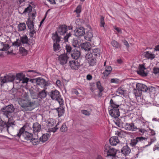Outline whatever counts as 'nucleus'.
Here are the masks:
<instances>
[{
    "instance_id": "obj_25",
    "label": "nucleus",
    "mask_w": 159,
    "mask_h": 159,
    "mask_svg": "<svg viewBox=\"0 0 159 159\" xmlns=\"http://www.w3.org/2000/svg\"><path fill=\"white\" fill-rule=\"evenodd\" d=\"M80 50L75 49L74 52L71 54L72 57L75 59L77 60V59L80 57Z\"/></svg>"
},
{
    "instance_id": "obj_44",
    "label": "nucleus",
    "mask_w": 159,
    "mask_h": 159,
    "mask_svg": "<svg viewBox=\"0 0 159 159\" xmlns=\"http://www.w3.org/2000/svg\"><path fill=\"white\" fill-rule=\"evenodd\" d=\"M85 57L86 59L87 60L93 58V54L92 53L91 50L90 51V52H89L87 54H86L85 56Z\"/></svg>"
},
{
    "instance_id": "obj_54",
    "label": "nucleus",
    "mask_w": 159,
    "mask_h": 159,
    "mask_svg": "<svg viewBox=\"0 0 159 159\" xmlns=\"http://www.w3.org/2000/svg\"><path fill=\"white\" fill-rule=\"evenodd\" d=\"M74 12L76 13V16L79 17L80 16V7L79 5L77 7L76 9L74 11Z\"/></svg>"
},
{
    "instance_id": "obj_28",
    "label": "nucleus",
    "mask_w": 159,
    "mask_h": 159,
    "mask_svg": "<svg viewBox=\"0 0 159 159\" xmlns=\"http://www.w3.org/2000/svg\"><path fill=\"white\" fill-rule=\"evenodd\" d=\"M56 112L58 114V116L60 117L62 116L65 112V110L62 107H59L55 109Z\"/></svg>"
},
{
    "instance_id": "obj_33",
    "label": "nucleus",
    "mask_w": 159,
    "mask_h": 159,
    "mask_svg": "<svg viewBox=\"0 0 159 159\" xmlns=\"http://www.w3.org/2000/svg\"><path fill=\"white\" fill-rule=\"evenodd\" d=\"M6 122L3 121L0 118V132H2L4 129H5Z\"/></svg>"
},
{
    "instance_id": "obj_51",
    "label": "nucleus",
    "mask_w": 159,
    "mask_h": 159,
    "mask_svg": "<svg viewBox=\"0 0 159 159\" xmlns=\"http://www.w3.org/2000/svg\"><path fill=\"white\" fill-rule=\"evenodd\" d=\"M9 48V46L8 44H5L3 45V47L2 49H0L1 51H6Z\"/></svg>"
},
{
    "instance_id": "obj_50",
    "label": "nucleus",
    "mask_w": 159,
    "mask_h": 159,
    "mask_svg": "<svg viewBox=\"0 0 159 159\" xmlns=\"http://www.w3.org/2000/svg\"><path fill=\"white\" fill-rule=\"evenodd\" d=\"M81 111L82 113L87 116H89L91 114V112L90 111H88L86 110H82Z\"/></svg>"
},
{
    "instance_id": "obj_22",
    "label": "nucleus",
    "mask_w": 159,
    "mask_h": 159,
    "mask_svg": "<svg viewBox=\"0 0 159 159\" xmlns=\"http://www.w3.org/2000/svg\"><path fill=\"white\" fill-rule=\"evenodd\" d=\"M93 34L91 30L87 31L84 36V38L86 40L91 41V39L93 38Z\"/></svg>"
},
{
    "instance_id": "obj_36",
    "label": "nucleus",
    "mask_w": 159,
    "mask_h": 159,
    "mask_svg": "<svg viewBox=\"0 0 159 159\" xmlns=\"http://www.w3.org/2000/svg\"><path fill=\"white\" fill-rule=\"evenodd\" d=\"M88 63L90 66H94L96 64V59L94 58L89 59L87 60Z\"/></svg>"
},
{
    "instance_id": "obj_48",
    "label": "nucleus",
    "mask_w": 159,
    "mask_h": 159,
    "mask_svg": "<svg viewBox=\"0 0 159 159\" xmlns=\"http://www.w3.org/2000/svg\"><path fill=\"white\" fill-rule=\"evenodd\" d=\"M20 52V53H22L24 55L27 54V50L24 47H20L19 49Z\"/></svg>"
},
{
    "instance_id": "obj_17",
    "label": "nucleus",
    "mask_w": 159,
    "mask_h": 159,
    "mask_svg": "<svg viewBox=\"0 0 159 159\" xmlns=\"http://www.w3.org/2000/svg\"><path fill=\"white\" fill-rule=\"evenodd\" d=\"M67 26L65 25H62L58 28L57 30L58 33L60 35H63L67 31Z\"/></svg>"
},
{
    "instance_id": "obj_31",
    "label": "nucleus",
    "mask_w": 159,
    "mask_h": 159,
    "mask_svg": "<svg viewBox=\"0 0 159 159\" xmlns=\"http://www.w3.org/2000/svg\"><path fill=\"white\" fill-rule=\"evenodd\" d=\"M26 28L25 24L24 23H20L18 25V26L19 31H24L26 29Z\"/></svg>"
},
{
    "instance_id": "obj_11",
    "label": "nucleus",
    "mask_w": 159,
    "mask_h": 159,
    "mask_svg": "<svg viewBox=\"0 0 159 159\" xmlns=\"http://www.w3.org/2000/svg\"><path fill=\"white\" fill-rule=\"evenodd\" d=\"M68 58L66 54H63L59 56L58 60L60 64L63 65L66 63Z\"/></svg>"
},
{
    "instance_id": "obj_14",
    "label": "nucleus",
    "mask_w": 159,
    "mask_h": 159,
    "mask_svg": "<svg viewBox=\"0 0 159 159\" xmlns=\"http://www.w3.org/2000/svg\"><path fill=\"white\" fill-rule=\"evenodd\" d=\"M69 65L72 69L78 70L80 67V63L78 60H75L74 61H70Z\"/></svg>"
},
{
    "instance_id": "obj_39",
    "label": "nucleus",
    "mask_w": 159,
    "mask_h": 159,
    "mask_svg": "<svg viewBox=\"0 0 159 159\" xmlns=\"http://www.w3.org/2000/svg\"><path fill=\"white\" fill-rule=\"evenodd\" d=\"M30 95L31 96L32 98L34 99H37L36 100H35L36 101L38 100H40V103L41 102V100L40 99H38V97H39L38 95H37L36 93H35L34 92H32L30 93Z\"/></svg>"
},
{
    "instance_id": "obj_49",
    "label": "nucleus",
    "mask_w": 159,
    "mask_h": 159,
    "mask_svg": "<svg viewBox=\"0 0 159 159\" xmlns=\"http://www.w3.org/2000/svg\"><path fill=\"white\" fill-rule=\"evenodd\" d=\"M6 79L7 80V82H12V81L14 80V77L12 75H6Z\"/></svg>"
},
{
    "instance_id": "obj_47",
    "label": "nucleus",
    "mask_w": 159,
    "mask_h": 159,
    "mask_svg": "<svg viewBox=\"0 0 159 159\" xmlns=\"http://www.w3.org/2000/svg\"><path fill=\"white\" fill-rule=\"evenodd\" d=\"M96 86L99 90L100 92H102L103 90V89L102 87V86L100 82L98 81L96 83Z\"/></svg>"
},
{
    "instance_id": "obj_38",
    "label": "nucleus",
    "mask_w": 159,
    "mask_h": 159,
    "mask_svg": "<svg viewBox=\"0 0 159 159\" xmlns=\"http://www.w3.org/2000/svg\"><path fill=\"white\" fill-rule=\"evenodd\" d=\"M72 45L75 48V49L80 50V45L78 40H74L72 43Z\"/></svg>"
},
{
    "instance_id": "obj_18",
    "label": "nucleus",
    "mask_w": 159,
    "mask_h": 159,
    "mask_svg": "<svg viewBox=\"0 0 159 159\" xmlns=\"http://www.w3.org/2000/svg\"><path fill=\"white\" fill-rule=\"evenodd\" d=\"M146 68L143 65H140L137 73L138 74L143 76H146L147 75V73L145 72Z\"/></svg>"
},
{
    "instance_id": "obj_61",
    "label": "nucleus",
    "mask_w": 159,
    "mask_h": 159,
    "mask_svg": "<svg viewBox=\"0 0 159 159\" xmlns=\"http://www.w3.org/2000/svg\"><path fill=\"white\" fill-rule=\"evenodd\" d=\"M71 93L73 95H77L79 94V93L78 91L75 89H73L72 90Z\"/></svg>"
},
{
    "instance_id": "obj_20",
    "label": "nucleus",
    "mask_w": 159,
    "mask_h": 159,
    "mask_svg": "<svg viewBox=\"0 0 159 159\" xmlns=\"http://www.w3.org/2000/svg\"><path fill=\"white\" fill-rule=\"evenodd\" d=\"M119 140L118 137L113 136L110 138L109 142L110 144L113 146H115L119 142Z\"/></svg>"
},
{
    "instance_id": "obj_63",
    "label": "nucleus",
    "mask_w": 159,
    "mask_h": 159,
    "mask_svg": "<svg viewBox=\"0 0 159 159\" xmlns=\"http://www.w3.org/2000/svg\"><path fill=\"white\" fill-rule=\"evenodd\" d=\"M30 30V35L31 37H32L33 36V35L35 33V31L34 29H33L32 30Z\"/></svg>"
},
{
    "instance_id": "obj_2",
    "label": "nucleus",
    "mask_w": 159,
    "mask_h": 159,
    "mask_svg": "<svg viewBox=\"0 0 159 159\" xmlns=\"http://www.w3.org/2000/svg\"><path fill=\"white\" fill-rule=\"evenodd\" d=\"M27 127L26 125H24L19 130V132L14 136L20 138L21 137V139H24L26 140H31L33 137V134L27 131H24Z\"/></svg>"
},
{
    "instance_id": "obj_26",
    "label": "nucleus",
    "mask_w": 159,
    "mask_h": 159,
    "mask_svg": "<svg viewBox=\"0 0 159 159\" xmlns=\"http://www.w3.org/2000/svg\"><path fill=\"white\" fill-rule=\"evenodd\" d=\"M50 137V136L48 134H43L42 137L39 138V141L42 143H44L47 141Z\"/></svg>"
},
{
    "instance_id": "obj_45",
    "label": "nucleus",
    "mask_w": 159,
    "mask_h": 159,
    "mask_svg": "<svg viewBox=\"0 0 159 159\" xmlns=\"http://www.w3.org/2000/svg\"><path fill=\"white\" fill-rule=\"evenodd\" d=\"M50 3L52 4H57L59 2H61L64 0H47Z\"/></svg>"
},
{
    "instance_id": "obj_52",
    "label": "nucleus",
    "mask_w": 159,
    "mask_h": 159,
    "mask_svg": "<svg viewBox=\"0 0 159 159\" xmlns=\"http://www.w3.org/2000/svg\"><path fill=\"white\" fill-rule=\"evenodd\" d=\"M115 124L119 128H121L123 126V123L121 122H120L119 120H116L115 121Z\"/></svg>"
},
{
    "instance_id": "obj_8",
    "label": "nucleus",
    "mask_w": 159,
    "mask_h": 159,
    "mask_svg": "<svg viewBox=\"0 0 159 159\" xmlns=\"http://www.w3.org/2000/svg\"><path fill=\"white\" fill-rule=\"evenodd\" d=\"M137 90L136 92H134V94L136 96L139 97L140 96L141 91L146 92L148 88L147 86L143 84L138 83L136 85Z\"/></svg>"
},
{
    "instance_id": "obj_35",
    "label": "nucleus",
    "mask_w": 159,
    "mask_h": 159,
    "mask_svg": "<svg viewBox=\"0 0 159 159\" xmlns=\"http://www.w3.org/2000/svg\"><path fill=\"white\" fill-rule=\"evenodd\" d=\"M111 44L112 46L116 48H118L120 47V44L114 40L112 41Z\"/></svg>"
},
{
    "instance_id": "obj_60",
    "label": "nucleus",
    "mask_w": 159,
    "mask_h": 159,
    "mask_svg": "<svg viewBox=\"0 0 159 159\" xmlns=\"http://www.w3.org/2000/svg\"><path fill=\"white\" fill-rule=\"evenodd\" d=\"M29 80L28 78L24 76L21 82L22 83H27L28 82Z\"/></svg>"
},
{
    "instance_id": "obj_4",
    "label": "nucleus",
    "mask_w": 159,
    "mask_h": 159,
    "mask_svg": "<svg viewBox=\"0 0 159 159\" xmlns=\"http://www.w3.org/2000/svg\"><path fill=\"white\" fill-rule=\"evenodd\" d=\"M104 152L106 157H114L116 154L117 151L108 145L106 144L104 147Z\"/></svg>"
},
{
    "instance_id": "obj_7",
    "label": "nucleus",
    "mask_w": 159,
    "mask_h": 159,
    "mask_svg": "<svg viewBox=\"0 0 159 159\" xmlns=\"http://www.w3.org/2000/svg\"><path fill=\"white\" fill-rule=\"evenodd\" d=\"M28 42L29 39L28 37L27 36L25 35L21 37L20 40L19 39H17L16 41L12 43V45L13 46H15L19 47L20 46L22 43L23 44H25L26 45L28 46L29 45Z\"/></svg>"
},
{
    "instance_id": "obj_37",
    "label": "nucleus",
    "mask_w": 159,
    "mask_h": 159,
    "mask_svg": "<svg viewBox=\"0 0 159 159\" xmlns=\"http://www.w3.org/2000/svg\"><path fill=\"white\" fill-rule=\"evenodd\" d=\"M53 49L56 52H59L61 48L60 45L59 43H53Z\"/></svg>"
},
{
    "instance_id": "obj_53",
    "label": "nucleus",
    "mask_w": 159,
    "mask_h": 159,
    "mask_svg": "<svg viewBox=\"0 0 159 159\" xmlns=\"http://www.w3.org/2000/svg\"><path fill=\"white\" fill-rule=\"evenodd\" d=\"M100 26L101 27H104L105 23L104 22V17L102 16H101Z\"/></svg>"
},
{
    "instance_id": "obj_1",
    "label": "nucleus",
    "mask_w": 159,
    "mask_h": 159,
    "mask_svg": "<svg viewBox=\"0 0 159 159\" xmlns=\"http://www.w3.org/2000/svg\"><path fill=\"white\" fill-rule=\"evenodd\" d=\"M40 100L36 101H31L28 99H20L19 101V103L21 107L26 110L31 111L34 109L35 106L39 104Z\"/></svg>"
},
{
    "instance_id": "obj_29",
    "label": "nucleus",
    "mask_w": 159,
    "mask_h": 159,
    "mask_svg": "<svg viewBox=\"0 0 159 159\" xmlns=\"http://www.w3.org/2000/svg\"><path fill=\"white\" fill-rule=\"evenodd\" d=\"M33 20H31L30 18H29L26 21V24L28 26V28L30 30H32L34 29V22Z\"/></svg>"
},
{
    "instance_id": "obj_12",
    "label": "nucleus",
    "mask_w": 159,
    "mask_h": 159,
    "mask_svg": "<svg viewBox=\"0 0 159 159\" xmlns=\"http://www.w3.org/2000/svg\"><path fill=\"white\" fill-rule=\"evenodd\" d=\"M32 128L33 133L37 134L41 130V125L38 123L36 122L33 124Z\"/></svg>"
},
{
    "instance_id": "obj_10",
    "label": "nucleus",
    "mask_w": 159,
    "mask_h": 159,
    "mask_svg": "<svg viewBox=\"0 0 159 159\" xmlns=\"http://www.w3.org/2000/svg\"><path fill=\"white\" fill-rule=\"evenodd\" d=\"M106 61L104 62V66L105 67V70L103 73V79H106L110 74L112 70V68L110 66H106Z\"/></svg>"
},
{
    "instance_id": "obj_43",
    "label": "nucleus",
    "mask_w": 159,
    "mask_h": 159,
    "mask_svg": "<svg viewBox=\"0 0 159 159\" xmlns=\"http://www.w3.org/2000/svg\"><path fill=\"white\" fill-rule=\"evenodd\" d=\"M67 130V128L66 125V123H63L60 129V131L62 132H64L66 131Z\"/></svg>"
},
{
    "instance_id": "obj_46",
    "label": "nucleus",
    "mask_w": 159,
    "mask_h": 159,
    "mask_svg": "<svg viewBox=\"0 0 159 159\" xmlns=\"http://www.w3.org/2000/svg\"><path fill=\"white\" fill-rule=\"evenodd\" d=\"M24 77V75L23 74L19 73L18 74L16 75V80L19 81V82L21 81L22 80Z\"/></svg>"
},
{
    "instance_id": "obj_32",
    "label": "nucleus",
    "mask_w": 159,
    "mask_h": 159,
    "mask_svg": "<svg viewBox=\"0 0 159 159\" xmlns=\"http://www.w3.org/2000/svg\"><path fill=\"white\" fill-rule=\"evenodd\" d=\"M125 90L122 87H120L116 91L117 94L121 95H124L125 93Z\"/></svg>"
},
{
    "instance_id": "obj_27",
    "label": "nucleus",
    "mask_w": 159,
    "mask_h": 159,
    "mask_svg": "<svg viewBox=\"0 0 159 159\" xmlns=\"http://www.w3.org/2000/svg\"><path fill=\"white\" fill-rule=\"evenodd\" d=\"M39 97L41 99H43L45 98L47 96V92L46 89H43L39 92L38 93Z\"/></svg>"
},
{
    "instance_id": "obj_19",
    "label": "nucleus",
    "mask_w": 159,
    "mask_h": 159,
    "mask_svg": "<svg viewBox=\"0 0 159 159\" xmlns=\"http://www.w3.org/2000/svg\"><path fill=\"white\" fill-rule=\"evenodd\" d=\"M125 128L127 130L132 131H136L137 129V128L135 127L134 124L132 123L130 124L126 123L125 125Z\"/></svg>"
},
{
    "instance_id": "obj_21",
    "label": "nucleus",
    "mask_w": 159,
    "mask_h": 159,
    "mask_svg": "<svg viewBox=\"0 0 159 159\" xmlns=\"http://www.w3.org/2000/svg\"><path fill=\"white\" fill-rule=\"evenodd\" d=\"M56 124L55 120L53 119H49L46 122V125L48 128H50L54 126Z\"/></svg>"
},
{
    "instance_id": "obj_59",
    "label": "nucleus",
    "mask_w": 159,
    "mask_h": 159,
    "mask_svg": "<svg viewBox=\"0 0 159 159\" xmlns=\"http://www.w3.org/2000/svg\"><path fill=\"white\" fill-rule=\"evenodd\" d=\"M111 82L112 83L118 84L119 83V80L116 78H113L111 79Z\"/></svg>"
},
{
    "instance_id": "obj_40",
    "label": "nucleus",
    "mask_w": 159,
    "mask_h": 159,
    "mask_svg": "<svg viewBox=\"0 0 159 159\" xmlns=\"http://www.w3.org/2000/svg\"><path fill=\"white\" fill-rule=\"evenodd\" d=\"M59 123H58L54 128H51L48 129V131L49 132V133H51L52 132L53 133L55 132L58 128V127H57Z\"/></svg>"
},
{
    "instance_id": "obj_30",
    "label": "nucleus",
    "mask_w": 159,
    "mask_h": 159,
    "mask_svg": "<svg viewBox=\"0 0 159 159\" xmlns=\"http://www.w3.org/2000/svg\"><path fill=\"white\" fill-rule=\"evenodd\" d=\"M52 39L55 42V43H58L60 41L61 38L56 33V34L53 35Z\"/></svg>"
},
{
    "instance_id": "obj_56",
    "label": "nucleus",
    "mask_w": 159,
    "mask_h": 159,
    "mask_svg": "<svg viewBox=\"0 0 159 159\" xmlns=\"http://www.w3.org/2000/svg\"><path fill=\"white\" fill-rule=\"evenodd\" d=\"M6 75L4 76V77H0V81L3 83H5L7 82V80L6 78Z\"/></svg>"
},
{
    "instance_id": "obj_34",
    "label": "nucleus",
    "mask_w": 159,
    "mask_h": 159,
    "mask_svg": "<svg viewBox=\"0 0 159 159\" xmlns=\"http://www.w3.org/2000/svg\"><path fill=\"white\" fill-rule=\"evenodd\" d=\"M92 53L93 54L95 57L99 56L100 50L98 48H95L93 49L92 51Z\"/></svg>"
},
{
    "instance_id": "obj_55",
    "label": "nucleus",
    "mask_w": 159,
    "mask_h": 159,
    "mask_svg": "<svg viewBox=\"0 0 159 159\" xmlns=\"http://www.w3.org/2000/svg\"><path fill=\"white\" fill-rule=\"evenodd\" d=\"M149 90L150 93L154 94L156 91V89L153 87L150 86L149 87Z\"/></svg>"
},
{
    "instance_id": "obj_24",
    "label": "nucleus",
    "mask_w": 159,
    "mask_h": 159,
    "mask_svg": "<svg viewBox=\"0 0 159 159\" xmlns=\"http://www.w3.org/2000/svg\"><path fill=\"white\" fill-rule=\"evenodd\" d=\"M80 46L82 48L84 49L85 51L90 50L91 48L90 44L88 42H86L83 43Z\"/></svg>"
},
{
    "instance_id": "obj_57",
    "label": "nucleus",
    "mask_w": 159,
    "mask_h": 159,
    "mask_svg": "<svg viewBox=\"0 0 159 159\" xmlns=\"http://www.w3.org/2000/svg\"><path fill=\"white\" fill-rule=\"evenodd\" d=\"M85 33L84 29L83 27H80V36L84 35Z\"/></svg>"
},
{
    "instance_id": "obj_58",
    "label": "nucleus",
    "mask_w": 159,
    "mask_h": 159,
    "mask_svg": "<svg viewBox=\"0 0 159 159\" xmlns=\"http://www.w3.org/2000/svg\"><path fill=\"white\" fill-rule=\"evenodd\" d=\"M66 52L68 53H70L71 50L72 48L71 47L68 45H66Z\"/></svg>"
},
{
    "instance_id": "obj_15",
    "label": "nucleus",
    "mask_w": 159,
    "mask_h": 159,
    "mask_svg": "<svg viewBox=\"0 0 159 159\" xmlns=\"http://www.w3.org/2000/svg\"><path fill=\"white\" fill-rule=\"evenodd\" d=\"M143 55L145 58L150 60H152L156 57V55L154 53V52H151L150 51H147L144 52Z\"/></svg>"
},
{
    "instance_id": "obj_23",
    "label": "nucleus",
    "mask_w": 159,
    "mask_h": 159,
    "mask_svg": "<svg viewBox=\"0 0 159 159\" xmlns=\"http://www.w3.org/2000/svg\"><path fill=\"white\" fill-rule=\"evenodd\" d=\"M121 151L123 154L126 156L130 153L131 150L127 145H126L123 147Z\"/></svg>"
},
{
    "instance_id": "obj_41",
    "label": "nucleus",
    "mask_w": 159,
    "mask_h": 159,
    "mask_svg": "<svg viewBox=\"0 0 159 159\" xmlns=\"http://www.w3.org/2000/svg\"><path fill=\"white\" fill-rule=\"evenodd\" d=\"M32 7L30 5H29V6L25 8L23 11V13H29L31 12L32 10Z\"/></svg>"
},
{
    "instance_id": "obj_6",
    "label": "nucleus",
    "mask_w": 159,
    "mask_h": 159,
    "mask_svg": "<svg viewBox=\"0 0 159 159\" xmlns=\"http://www.w3.org/2000/svg\"><path fill=\"white\" fill-rule=\"evenodd\" d=\"M15 108L12 105H10L3 107L2 111L3 115L7 118H9L11 115L14 110Z\"/></svg>"
},
{
    "instance_id": "obj_5",
    "label": "nucleus",
    "mask_w": 159,
    "mask_h": 159,
    "mask_svg": "<svg viewBox=\"0 0 159 159\" xmlns=\"http://www.w3.org/2000/svg\"><path fill=\"white\" fill-rule=\"evenodd\" d=\"M49 95L52 100L57 101L60 105L63 104V100L61 98L60 93L57 90H52L49 93Z\"/></svg>"
},
{
    "instance_id": "obj_62",
    "label": "nucleus",
    "mask_w": 159,
    "mask_h": 159,
    "mask_svg": "<svg viewBox=\"0 0 159 159\" xmlns=\"http://www.w3.org/2000/svg\"><path fill=\"white\" fill-rule=\"evenodd\" d=\"M71 34L69 33L66 36L64 37V39L65 41L66 42L68 41V38L70 36Z\"/></svg>"
},
{
    "instance_id": "obj_42",
    "label": "nucleus",
    "mask_w": 159,
    "mask_h": 159,
    "mask_svg": "<svg viewBox=\"0 0 159 159\" xmlns=\"http://www.w3.org/2000/svg\"><path fill=\"white\" fill-rule=\"evenodd\" d=\"M31 143L34 145L38 144L40 142L39 141L38 139L35 138H32L30 140Z\"/></svg>"
},
{
    "instance_id": "obj_3",
    "label": "nucleus",
    "mask_w": 159,
    "mask_h": 159,
    "mask_svg": "<svg viewBox=\"0 0 159 159\" xmlns=\"http://www.w3.org/2000/svg\"><path fill=\"white\" fill-rule=\"evenodd\" d=\"M110 103L112 108L109 110V114L114 118L118 117L120 116V112L118 109L119 105L116 104L112 99L110 101Z\"/></svg>"
},
{
    "instance_id": "obj_16",
    "label": "nucleus",
    "mask_w": 159,
    "mask_h": 159,
    "mask_svg": "<svg viewBox=\"0 0 159 159\" xmlns=\"http://www.w3.org/2000/svg\"><path fill=\"white\" fill-rule=\"evenodd\" d=\"M146 138L143 137H137L135 139L131 140L130 144L133 146H135L139 142H143L144 140H146Z\"/></svg>"
},
{
    "instance_id": "obj_13",
    "label": "nucleus",
    "mask_w": 159,
    "mask_h": 159,
    "mask_svg": "<svg viewBox=\"0 0 159 159\" xmlns=\"http://www.w3.org/2000/svg\"><path fill=\"white\" fill-rule=\"evenodd\" d=\"M36 83L37 85L41 86L44 88L46 86L48 85V83L43 79L38 78L36 80Z\"/></svg>"
},
{
    "instance_id": "obj_9",
    "label": "nucleus",
    "mask_w": 159,
    "mask_h": 159,
    "mask_svg": "<svg viewBox=\"0 0 159 159\" xmlns=\"http://www.w3.org/2000/svg\"><path fill=\"white\" fill-rule=\"evenodd\" d=\"M12 119L9 118L8 122L6 123L5 125V129H6L8 133L10 134L12 133L13 130V128L12 126L15 125V121L14 120H12Z\"/></svg>"
},
{
    "instance_id": "obj_64",
    "label": "nucleus",
    "mask_w": 159,
    "mask_h": 159,
    "mask_svg": "<svg viewBox=\"0 0 159 159\" xmlns=\"http://www.w3.org/2000/svg\"><path fill=\"white\" fill-rule=\"evenodd\" d=\"M153 73L155 74H158L159 75V68H154L153 69Z\"/></svg>"
}]
</instances>
